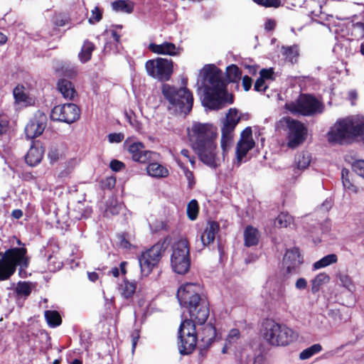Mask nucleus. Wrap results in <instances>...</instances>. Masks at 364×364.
I'll use <instances>...</instances> for the list:
<instances>
[{"label":"nucleus","instance_id":"obj_1","mask_svg":"<svg viewBox=\"0 0 364 364\" xmlns=\"http://www.w3.org/2000/svg\"><path fill=\"white\" fill-rule=\"evenodd\" d=\"M203 77L205 96L203 104L210 109H219L226 104L232 103V96L226 92L223 72L215 65H205L200 72Z\"/></svg>","mask_w":364,"mask_h":364},{"label":"nucleus","instance_id":"obj_2","mask_svg":"<svg viewBox=\"0 0 364 364\" xmlns=\"http://www.w3.org/2000/svg\"><path fill=\"white\" fill-rule=\"evenodd\" d=\"M202 288L197 283H186L179 287L177 298L181 306L188 310L190 316L198 324H203L209 315L208 303L200 294Z\"/></svg>","mask_w":364,"mask_h":364},{"label":"nucleus","instance_id":"obj_3","mask_svg":"<svg viewBox=\"0 0 364 364\" xmlns=\"http://www.w3.org/2000/svg\"><path fill=\"white\" fill-rule=\"evenodd\" d=\"M331 143H349L360 139L364 141V117L353 115L338 119L327 134Z\"/></svg>","mask_w":364,"mask_h":364},{"label":"nucleus","instance_id":"obj_4","mask_svg":"<svg viewBox=\"0 0 364 364\" xmlns=\"http://www.w3.org/2000/svg\"><path fill=\"white\" fill-rule=\"evenodd\" d=\"M261 333L263 341L272 347L288 346L299 338L296 331L274 320H267L263 323Z\"/></svg>","mask_w":364,"mask_h":364},{"label":"nucleus","instance_id":"obj_5","mask_svg":"<svg viewBox=\"0 0 364 364\" xmlns=\"http://www.w3.org/2000/svg\"><path fill=\"white\" fill-rule=\"evenodd\" d=\"M162 93L169 102L170 109L187 114L192 109L193 97L186 87H176L168 84L162 86Z\"/></svg>","mask_w":364,"mask_h":364},{"label":"nucleus","instance_id":"obj_6","mask_svg":"<svg viewBox=\"0 0 364 364\" xmlns=\"http://www.w3.org/2000/svg\"><path fill=\"white\" fill-rule=\"evenodd\" d=\"M170 262L172 270L176 274H185L189 271L190 247L186 238H181L173 244Z\"/></svg>","mask_w":364,"mask_h":364},{"label":"nucleus","instance_id":"obj_7","mask_svg":"<svg viewBox=\"0 0 364 364\" xmlns=\"http://www.w3.org/2000/svg\"><path fill=\"white\" fill-rule=\"evenodd\" d=\"M187 134L188 139L195 149L204 144L215 141L217 129L209 123L193 122L188 127Z\"/></svg>","mask_w":364,"mask_h":364},{"label":"nucleus","instance_id":"obj_8","mask_svg":"<svg viewBox=\"0 0 364 364\" xmlns=\"http://www.w3.org/2000/svg\"><path fill=\"white\" fill-rule=\"evenodd\" d=\"M279 124L287 132V145L295 149L302 144L307 136V129L301 122L291 117H283Z\"/></svg>","mask_w":364,"mask_h":364},{"label":"nucleus","instance_id":"obj_9","mask_svg":"<svg viewBox=\"0 0 364 364\" xmlns=\"http://www.w3.org/2000/svg\"><path fill=\"white\" fill-rule=\"evenodd\" d=\"M285 107L293 114L311 115L321 113L324 107L315 97L308 95H301L295 102L286 103Z\"/></svg>","mask_w":364,"mask_h":364},{"label":"nucleus","instance_id":"obj_10","mask_svg":"<svg viewBox=\"0 0 364 364\" xmlns=\"http://www.w3.org/2000/svg\"><path fill=\"white\" fill-rule=\"evenodd\" d=\"M194 322H196L194 319H186L180 326L178 349L181 354L191 353L196 346L197 337Z\"/></svg>","mask_w":364,"mask_h":364},{"label":"nucleus","instance_id":"obj_11","mask_svg":"<svg viewBox=\"0 0 364 364\" xmlns=\"http://www.w3.org/2000/svg\"><path fill=\"white\" fill-rule=\"evenodd\" d=\"M145 68L149 75L159 80H168L173 73V61L157 58L146 61Z\"/></svg>","mask_w":364,"mask_h":364},{"label":"nucleus","instance_id":"obj_12","mask_svg":"<svg viewBox=\"0 0 364 364\" xmlns=\"http://www.w3.org/2000/svg\"><path fill=\"white\" fill-rule=\"evenodd\" d=\"M240 119V117L235 109H230L225 118L223 119L221 129V148L223 154L229 150L232 143L234 130Z\"/></svg>","mask_w":364,"mask_h":364},{"label":"nucleus","instance_id":"obj_13","mask_svg":"<svg viewBox=\"0 0 364 364\" xmlns=\"http://www.w3.org/2000/svg\"><path fill=\"white\" fill-rule=\"evenodd\" d=\"M164 252L163 245L156 243L150 249L143 252L139 257L141 274L148 276L158 264Z\"/></svg>","mask_w":364,"mask_h":364},{"label":"nucleus","instance_id":"obj_14","mask_svg":"<svg viewBox=\"0 0 364 364\" xmlns=\"http://www.w3.org/2000/svg\"><path fill=\"white\" fill-rule=\"evenodd\" d=\"M80 108L73 103H65L55 106L50 112V119L53 121L72 124L79 119Z\"/></svg>","mask_w":364,"mask_h":364},{"label":"nucleus","instance_id":"obj_15","mask_svg":"<svg viewBox=\"0 0 364 364\" xmlns=\"http://www.w3.org/2000/svg\"><path fill=\"white\" fill-rule=\"evenodd\" d=\"M124 146L135 161L146 164L159 159V156L157 153L146 150L142 143L134 141L132 138L125 141Z\"/></svg>","mask_w":364,"mask_h":364},{"label":"nucleus","instance_id":"obj_16","mask_svg":"<svg viewBox=\"0 0 364 364\" xmlns=\"http://www.w3.org/2000/svg\"><path fill=\"white\" fill-rule=\"evenodd\" d=\"M201 161L210 167L215 168L220 164L215 141H211L195 149Z\"/></svg>","mask_w":364,"mask_h":364},{"label":"nucleus","instance_id":"obj_17","mask_svg":"<svg viewBox=\"0 0 364 364\" xmlns=\"http://www.w3.org/2000/svg\"><path fill=\"white\" fill-rule=\"evenodd\" d=\"M48 118L46 114L38 110L25 128V134L29 139H34L41 135L47 126Z\"/></svg>","mask_w":364,"mask_h":364},{"label":"nucleus","instance_id":"obj_18","mask_svg":"<svg viewBox=\"0 0 364 364\" xmlns=\"http://www.w3.org/2000/svg\"><path fill=\"white\" fill-rule=\"evenodd\" d=\"M255 145L252 138V132L250 127L245 128L241 133L240 139L237 142L236 149V160L237 165H240L247 152Z\"/></svg>","mask_w":364,"mask_h":364},{"label":"nucleus","instance_id":"obj_19","mask_svg":"<svg viewBox=\"0 0 364 364\" xmlns=\"http://www.w3.org/2000/svg\"><path fill=\"white\" fill-rule=\"evenodd\" d=\"M302 263L303 257L298 248L287 250L283 259V267L286 274L292 275L298 274L300 265Z\"/></svg>","mask_w":364,"mask_h":364},{"label":"nucleus","instance_id":"obj_20","mask_svg":"<svg viewBox=\"0 0 364 364\" xmlns=\"http://www.w3.org/2000/svg\"><path fill=\"white\" fill-rule=\"evenodd\" d=\"M149 50L158 55H178L182 51V48L177 47L174 43L170 42H164L161 44L150 43Z\"/></svg>","mask_w":364,"mask_h":364},{"label":"nucleus","instance_id":"obj_21","mask_svg":"<svg viewBox=\"0 0 364 364\" xmlns=\"http://www.w3.org/2000/svg\"><path fill=\"white\" fill-rule=\"evenodd\" d=\"M44 150L39 141L33 142L28 151L25 160L27 164L35 166L38 164L43 156Z\"/></svg>","mask_w":364,"mask_h":364},{"label":"nucleus","instance_id":"obj_22","mask_svg":"<svg viewBox=\"0 0 364 364\" xmlns=\"http://www.w3.org/2000/svg\"><path fill=\"white\" fill-rule=\"evenodd\" d=\"M136 284L134 281H129L123 279L118 285V291L120 296L125 299L127 303L132 300V297L136 291Z\"/></svg>","mask_w":364,"mask_h":364},{"label":"nucleus","instance_id":"obj_23","mask_svg":"<svg viewBox=\"0 0 364 364\" xmlns=\"http://www.w3.org/2000/svg\"><path fill=\"white\" fill-rule=\"evenodd\" d=\"M219 230V225L214 221H209L200 235V240L203 246L212 243Z\"/></svg>","mask_w":364,"mask_h":364},{"label":"nucleus","instance_id":"obj_24","mask_svg":"<svg viewBox=\"0 0 364 364\" xmlns=\"http://www.w3.org/2000/svg\"><path fill=\"white\" fill-rule=\"evenodd\" d=\"M57 88L65 99L72 100L77 94L73 82L64 78L58 81Z\"/></svg>","mask_w":364,"mask_h":364},{"label":"nucleus","instance_id":"obj_25","mask_svg":"<svg viewBox=\"0 0 364 364\" xmlns=\"http://www.w3.org/2000/svg\"><path fill=\"white\" fill-rule=\"evenodd\" d=\"M146 164H149L146 167V172L149 176L153 178H166L168 176L169 173L166 167L155 162V161H151Z\"/></svg>","mask_w":364,"mask_h":364},{"label":"nucleus","instance_id":"obj_26","mask_svg":"<svg viewBox=\"0 0 364 364\" xmlns=\"http://www.w3.org/2000/svg\"><path fill=\"white\" fill-rule=\"evenodd\" d=\"M260 238L258 230L251 225H248L244 231L245 245L251 247L257 245Z\"/></svg>","mask_w":364,"mask_h":364},{"label":"nucleus","instance_id":"obj_27","mask_svg":"<svg viewBox=\"0 0 364 364\" xmlns=\"http://www.w3.org/2000/svg\"><path fill=\"white\" fill-rule=\"evenodd\" d=\"M95 49V44L89 40H85L83 42L80 53H78V58L80 61L82 63L88 62L91 59L92 52Z\"/></svg>","mask_w":364,"mask_h":364},{"label":"nucleus","instance_id":"obj_28","mask_svg":"<svg viewBox=\"0 0 364 364\" xmlns=\"http://www.w3.org/2000/svg\"><path fill=\"white\" fill-rule=\"evenodd\" d=\"M311 161V154L307 151H301L296 155L294 164L297 169L304 171L309 167Z\"/></svg>","mask_w":364,"mask_h":364},{"label":"nucleus","instance_id":"obj_29","mask_svg":"<svg viewBox=\"0 0 364 364\" xmlns=\"http://www.w3.org/2000/svg\"><path fill=\"white\" fill-rule=\"evenodd\" d=\"M330 281V277L325 272L318 274L311 281V291L313 293L318 292L321 287L326 284Z\"/></svg>","mask_w":364,"mask_h":364},{"label":"nucleus","instance_id":"obj_30","mask_svg":"<svg viewBox=\"0 0 364 364\" xmlns=\"http://www.w3.org/2000/svg\"><path fill=\"white\" fill-rule=\"evenodd\" d=\"M274 225L278 228H291L294 226V218L287 213H281L275 218Z\"/></svg>","mask_w":364,"mask_h":364},{"label":"nucleus","instance_id":"obj_31","mask_svg":"<svg viewBox=\"0 0 364 364\" xmlns=\"http://www.w3.org/2000/svg\"><path fill=\"white\" fill-rule=\"evenodd\" d=\"M44 316L48 325L51 328H55L62 323L60 314L55 310L45 311Z\"/></svg>","mask_w":364,"mask_h":364},{"label":"nucleus","instance_id":"obj_32","mask_svg":"<svg viewBox=\"0 0 364 364\" xmlns=\"http://www.w3.org/2000/svg\"><path fill=\"white\" fill-rule=\"evenodd\" d=\"M323 348L321 344H314L310 347L305 348L299 353V359L301 360H308L321 352Z\"/></svg>","mask_w":364,"mask_h":364},{"label":"nucleus","instance_id":"obj_33","mask_svg":"<svg viewBox=\"0 0 364 364\" xmlns=\"http://www.w3.org/2000/svg\"><path fill=\"white\" fill-rule=\"evenodd\" d=\"M338 257L335 254H330L322 257L318 261L316 262L313 264V270H317L321 268L326 267L332 264L337 262Z\"/></svg>","mask_w":364,"mask_h":364},{"label":"nucleus","instance_id":"obj_34","mask_svg":"<svg viewBox=\"0 0 364 364\" xmlns=\"http://www.w3.org/2000/svg\"><path fill=\"white\" fill-rule=\"evenodd\" d=\"M226 77L229 82H238L242 76V72L236 65H230L226 68Z\"/></svg>","mask_w":364,"mask_h":364},{"label":"nucleus","instance_id":"obj_35","mask_svg":"<svg viewBox=\"0 0 364 364\" xmlns=\"http://www.w3.org/2000/svg\"><path fill=\"white\" fill-rule=\"evenodd\" d=\"M216 336L215 329L211 324H206L203 326L201 333V340L205 344H210Z\"/></svg>","mask_w":364,"mask_h":364},{"label":"nucleus","instance_id":"obj_36","mask_svg":"<svg viewBox=\"0 0 364 364\" xmlns=\"http://www.w3.org/2000/svg\"><path fill=\"white\" fill-rule=\"evenodd\" d=\"M341 179H342V183L343 186L345 190L348 191L351 193H357L358 188L357 187L352 183L350 178V171L346 169L343 168L341 171Z\"/></svg>","mask_w":364,"mask_h":364},{"label":"nucleus","instance_id":"obj_37","mask_svg":"<svg viewBox=\"0 0 364 364\" xmlns=\"http://www.w3.org/2000/svg\"><path fill=\"white\" fill-rule=\"evenodd\" d=\"M32 289L31 283L28 282H18L15 288V292L17 296H23L28 297L31 293Z\"/></svg>","mask_w":364,"mask_h":364},{"label":"nucleus","instance_id":"obj_38","mask_svg":"<svg viewBox=\"0 0 364 364\" xmlns=\"http://www.w3.org/2000/svg\"><path fill=\"white\" fill-rule=\"evenodd\" d=\"M337 278L340 282V284L344 288L348 289L349 291L353 292L355 291V285L349 275L345 273H338Z\"/></svg>","mask_w":364,"mask_h":364},{"label":"nucleus","instance_id":"obj_39","mask_svg":"<svg viewBox=\"0 0 364 364\" xmlns=\"http://www.w3.org/2000/svg\"><path fill=\"white\" fill-rule=\"evenodd\" d=\"M134 4L129 1H115V11L131 14L133 11Z\"/></svg>","mask_w":364,"mask_h":364},{"label":"nucleus","instance_id":"obj_40","mask_svg":"<svg viewBox=\"0 0 364 364\" xmlns=\"http://www.w3.org/2000/svg\"><path fill=\"white\" fill-rule=\"evenodd\" d=\"M119 240L118 245L119 248H122L125 250L124 251H129L133 245H132V237L128 234H122L117 236Z\"/></svg>","mask_w":364,"mask_h":364},{"label":"nucleus","instance_id":"obj_41","mask_svg":"<svg viewBox=\"0 0 364 364\" xmlns=\"http://www.w3.org/2000/svg\"><path fill=\"white\" fill-rule=\"evenodd\" d=\"M199 207L196 200H191L187 205V215L191 220H195L198 214Z\"/></svg>","mask_w":364,"mask_h":364},{"label":"nucleus","instance_id":"obj_42","mask_svg":"<svg viewBox=\"0 0 364 364\" xmlns=\"http://www.w3.org/2000/svg\"><path fill=\"white\" fill-rule=\"evenodd\" d=\"M58 72L60 73V75L63 77H67L68 78H74L77 75V71L76 68L73 66L69 65H62L58 70Z\"/></svg>","mask_w":364,"mask_h":364},{"label":"nucleus","instance_id":"obj_43","mask_svg":"<svg viewBox=\"0 0 364 364\" xmlns=\"http://www.w3.org/2000/svg\"><path fill=\"white\" fill-rule=\"evenodd\" d=\"M283 54L286 56V58L291 62H294L296 60L298 55L299 50L297 46H290V47H283Z\"/></svg>","mask_w":364,"mask_h":364},{"label":"nucleus","instance_id":"obj_44","mask_svg":"<svg viewBox=\"0 0 364 364\" xmlns=\"http://www.w3.org/2000/svg\"><path fill=\"white\" fill-rule=\"evenodd\" d=\"M70 18L65 14H58L53 18V23L56 26L62 27L68 24Z\"/></svg>","mask_w":364,"mask_h":364},{"label":"nucleus","instance_id":"obj_45","mask_svg":"<svg viewBox=\"0 0 364 364\" xmlns=\"http://www.w3.org/2000/svg\"><path fill=\"white\" fill-rule=\"evenodd\" d=\"M14 97L16 102H24L27 99V96L23 91V86L17 85L13 91Z\"/></svg>","mask_w":364,"mask_h":364},{"label":"nucleus","instance_id":"obj_46","mask_svg":"<svg viewBox=\"0 0 364 364\" xmlns=\"http://www.w3.org/2000/svg\"><path fill=\"white\" fill-rule=\"evenodd\" d=\"M102 18V11L98 7L95 6L94 9L91 11V16L88 19V21L91 24L99 22Z\"/></svg>","mask_w":364,"mask_h":364},{"label":"nucleus","instance_id":"obj_47","mask_svg":"<svg viewBox=\"0 0 364 364\" xmlns=\"http://www.w3.org/2000/svg\"><path fill=\"white\" fill-rule=\"evenodd\" d=\"M9 129V121L6 115L0 114V136L7 133Z\"/></svg>","mask_w":364,"mask_h":364},{"label":"nucleus","instance_id":"obj_48","mask_svg":"<svg viewBox=\"0 0 364 364\" xmlns=\"http://www.w3.org/2000/svg\"><path fill=\"white\" fill-rule=\"evenodd\" d=\"M256 4L264 7L278 8L282 5L281 0H252Z\"/></svg>","mask_w":364,"mask_h":364},{"label":"nucleus","instance_id":"obj_49","mask_svg":"<svg viewBox=\"0 0 364 364\" xmlns=\"http://www.w3.org/2000/svg\"><path fill=\"white\" fill-rule=\"evenodd\" d=\"M48 268L50 271L52 272L59 270L63 266V263L60 261H58L55 257L52 255L48 257Z\"/></svg>","mask_w":364,"mask_h":364},{"label":"nucleus","instance_id":"obj_50","mask_svg":"<svg viewBox=\"0 0 364 364\" xmlns=\"http://www.w3.org/2000/svg\"><path fill=\"white\" fill-rule=\"evenodd\" d=\"M101 189L111 191L114 188V177L109 176L102 179L100 182Z\"/></svg>","mask_w":364,"mask_h":364},{"label":"nucleus","instance_id":"obj_51","mask_svg":"<svg viewBox=\"0 0 364 364\" xmlns=\"http://www.w3.org/2000/svg\"><path fill=\"white\" fill-rule=\"evenodd\" d=\"M240 334L238 329H231L227 336L226 342L228 343V344L232 345L237 342V341L240 338Z\"/></svg>","mask_w":364,"mask_h":364},{"label":"nucleus","instance_id":"obj_52","mask_svg":"<svg viewBox=\"0 0 364 364\" xmlns=\"http://www.w3.org/2000/svg\"><path fill=\"white\" fill-rule=\"evenodd\" d=\"M353 171L360 176L364 178V160H358L353 164Z\"/></svg>","mask_w":364,"mask_h":364},{"label":"nucleus","instance_id":"obj_53","mask_svg":"<svg viewBox=\"0 0 364 364\" xmlns=\"http://www.w3.org/2000/svg\"><path fill=\"white\" fill-rule=\"evenodd\" d=\"M127 266L128 263L127 262H122L119 264V268H115V277H119L121 276L122 279H126L124 276L127 272Z\"/></svg>","mask_w":364,"mask_h":364},{"label":"nucleus","instance_id":"obj_54","mask_svg":"<svg viewBox=\"0 0 364 364\" xmlns=\"http://www.w3.org/2000/svg\"><path fill=\"white\" fill-rule=\"evenodd\" d=\"M181 168H183L185 176L188 181V187L191 188L195 185L193 173L192 171L183 166H181Z\"/></svg>","mask_w":364,"mask_h":364},{"label":"nucleus","instance_id":"obj_55","mask_svg":"<svg viewBox=\"0 0 364 364\" xmlns=\"http://www.w3.org/2000/svg\"><path fill=\"white\" fill-rule=\"evenodd\" d=\"M267 85L265 83V81L263 80V78H259L255 82L254 88L257 92H264L267 89Z\"/></svg>","mask_w":364,"mask_h":364},{"label":"nucleus","instance_id":"obj_56","mask_svg":"<svg viewBox=\"0 0 364 364\" xmlns=\"http://www.w3.org/2000/svg\"><path fill=\"white\" fill-rule=\"evenodd\" d=\"M260 77L263 78V80L265 81V80H272L273 79V74L274 72L272 69H262L260 72Z\"/></svg>","mask_w":364,"mask_h":364},{"label":"nucleus","instance_id":"obj_57","mask_svg":"<svg viewBox=\"0 0 364 364\" xmlns=\"http://www.w3.org/2000/svg\"><path fill=\"white\" fill-rule=\"evenodd\" d=\"M307 281L303 277L299 278L295 283V287L298 290H304L307 287Z\"/></svg>","mask_w":364,"mask_h":364},{"label":"nucleus","instance_id":"obj_58","mask_svg":"<svg viewBox=\"0 0 364 364\" xmlns=\"http://www.w3.org/2000/svg\"><path fill=\"white\" fill-rule=\"evenodd\" d=\"M72 171H73V168H71L70 166H67L58 173V177L60 179H65L70 176Z\"/></svg>","mask_w":364,"mask_h":364},{"label":"nucleus","instance_id":"obj_59","mask_svg":"<svg viewBox=\"0 0 364 364\" xmlns=\"http://www.w3.org/2000/svg\"><path fill=\"white\" fill-rule=\"evenodd\" d=\"M242 83L244 90L245 91H248L252 87V80L251 77H250L247 75H245L242 78Z\"/></svg>","mask_w":364,"mask_h":364},{"label":"nucleus","instance_id":"obj_60","mask_svg":"<svg viewBox=\"0 0 364 364\" xmlns=\"http://www.w3.org/2000/svg\"><path fill=\"white\" fill-rule=\"evenodd\" d=\"M59 152L56 149H50L48 152V157L51 162L58 161L59 159Z\"/></svg>","mask_w":364,"mask_h":364},{"label":"nucleus","instance_id":"obj_61","mask_svg":"<svg viewBox=\"0 0 364 364\" xmlns=\"http://www.w3.org/2000/svg\"><path fill=\"white\" fill-rule=\"evenodd\" d=\"M181 154L182 156H183L184 157L187 158L190 163L193 165L195 164V159H194V157H191L190 155H189V151L187 150V149H182L181 151Z\"/></svg>","mask_w":364,"mask_h":364},{"label":"nucleus","instance_id":"obj_62","mask_svg":"<svg viewBox=\"0 0 364 364\" xmlns=\"http://www.w3.org/2000/svg\"><path fill=\"white\" fill-rule=\"evenodd\" d=\"M274 26H275V22H274V21L271 20V19L267 20L264 25L265 29L267 31H271V30L274 29Z\"/></svg>","mask_w":364,"mask_h":364},{"label":"nucleus","instance_id":"obj_63","mask_svg":"<svg viewBox=\"0 0 364 364\" xmlns=\"http://www.w3.org/2000/svg\"><path fill=\"white\" fill-rule=\"evenodd\" d=\"M87 277L88 279L92 282H96L99 279L98 274L95 272H88Z\"/></svg>","mask_w":364,"mask_h":364},{"label":"nucleus","instance_id":"obj_64","mask_svg":"<svg viewBox=\"0 0 364 364\" xmlns=\"http://www.w3.org/2000/svg\"><path fill=\"white\" fill-rule=\"evenodd\" d=\"M11 215L15 219H20L23 216V212L20 209H15L12 211Z\"/></svg>","mask_w":364,"mask_h":364}]
</instances>
